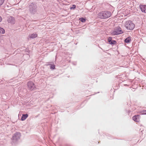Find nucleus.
I'll return each instance as SVG.
<instances>
[{
    "mask_svg": "<svg viewBox=\"0 0 146 146\" xmlns=\"http://www.w3.org/2000/svg\"><path fill=\"white\" fill-rule=\"evenodd\" d=\"M131 40L130 37H128L126 38L125 40V42L126 43H129Z\"/></svg>",
    "mask_w": 146,
    "mask_h": 146,
    "instance_id": "12",
    "label": "nucleus"
},
{
    "mask_svg": "<svg viewBox=\"0 0 146 146\" xmlns=\"http://www.w3.org/2000/svg\"><path fill=\"white\" fill-rule=\"evenodd\" d=\"M111 41V37H109L108 38V41L109 43H110Z\"/></svg>",
    "mask_w": 146,
    "mask_h": 146,
    "instance_id": "19",
    "label": "nucleus"
},
{
    "mask_svg": "<svg viewBox=\"0 0 146 146\" xmlns=\"http://www.w3.org/2000/svg\"><path fill=\"white\" fill-rule=\"evenodd\" d=\"M14 1V0H11L10 1V2H13V1Z\"/></svg>",
    "mask_w": 146,
    "mask_h": 146,
    "instance_id": "22",
    "label": "nucleus"
},
{
    "mask_svg": "<svg viewBox=\"0 0 146 146\" xmlns=\"http://www.w3.org/2000/svg\"><path fill=\"white\" fill-rule=\"evenodd\" d=\"M123 33L121 29L119 27L115 28L114 30L111 32V34L115 35H118Z\"/></svg>",
    "mask_w": 146,
    "mask_h": 146,
    "instance_id": "4",
    "label": "nucleus"
},
{
    "mask_svg": "<svg viewBox=\"0 0 146 146\" xmlns=\"http://www.w3.org/2000/svg\"><path fill=\"white\" fill-rule=\"evenodd\" d=\"M27 86L28 89L31 91L34 90L36 88L35 84L31 81H29L28 82Z\"/></svg>",
    "mask_w": 146,
    "mask_h": 146,
    "instance_id": "5",
    "label": "nucleus"
},
{
    "mask_svg": "<svg viewBox=\"0 0 146 146\" xmlns=\"http://www.w3.org/2000/svg\"><path fill=\"white\" fill-rule=\"evenodd\" d=\"M139 7L142 12L146 13V5H140Z\"/></svg>",
    "mask_w": 146,
    "mask_h": 146,
    "instance_id": "9",
    "label": "nucleus"
},
{
    "mask_svg": "<svg viewBox=\"0 0 146 146\" xmlns=\"http://www.w3.org/2000/svg\"><path fill=\"white\" fill-rule=\"evenodd\" d=\"M7 21L12 24H14L15 23V20L14 18L12 17L9 16L8 17Z\"/></svg>",
    "mask_w": 146,
    "mask_h": 146,
    "instance_id": "7",
    "label": "nucleus"
},
{
    "mask_svg": "<svg viewBox=\"0 0 146 146\" xmlns=\"http://www.w3.org/2000/svg\"><path fill=\"white\" fill-rule=\"evenodd\" d=\"M125 26L127 30H131L134 28L135 25L131 21H128L125 22Z\"/></svg>",
    "mask_w": 146,
    "mask_h": 146,
    "instance_id": "2",
    "label": "nucleus"
},
{
    "mask_svg": "<svg viewBox=\"0 0 146 146\" xmlns=\"http://www.w3.org/2000/svg\"><path fill=\"white\" fill-rule=\"evenodd\" d=\"M76 5H73L72 6L70 7V9H74L75 8H76Z\"/></svg>",
    "mask_w": 146,
    "mask_h": 146,
    "instance_id": "18",
    "label": "nucleus"
},
{
    "mask_svg": "<svg viewBox=\"0 0 146 146\" xmlns=\"http://www.w3.org/2000/svg\"><path fill=\"white\" fill-rule=\"evenodd\" d=\"M24 56H27V57H28L29 56V55L27 54H25V55H24Z\"/></svg>",
    "mask_w": 146,
    "mask_h": 146,
    "instance_id": "20",
    "label": "nucleus"
},
{
    "mask_svg": "<svg viewBox=\"0 0 146 146\" xmlns=\"http://www.w3.org/2000/svg\"><path fill=\"white\" fill-rule=\"evenodd\" d=\"M111 15L110 12L104 11L101 12L98 14V17L100 19H106L110 17Z\"/></svg>",
    "mask_w": 146,
    "mask_h": 146,
    "instance_id": "1",
    "label": "nucleus"
},
{
    "mask_svg": "<svg viewBox=\"0 0 146 146\" xmlns=\"http://www.w3.org/2000/svg\"><path fill=\"white\" fill-rule=\"evenodd\" d=\"M21 134L19 132H16L14 134L12 137V139L14 141H16L20 138Z\"/></svg>",
    "mask_w": 146,
    "mask_h": 146,
    "instance_id": "6",
    "label": "nucleus"
},
{
    "mask_svg": "<svg viewBox=\"0 0 146 146\" xmlns=\"http://www.w3.org/2000/svg\"><path fill=\"white\" fill-rule=\"evenodd\" d=\"M139 115H135L133 117V119L136 122H139Z\"/></svg>",
    "mask_w": 146,
    "mask_h": 146,
    "instance_id": "8",
    "label": "nucleus"
},
{
    "mask_svg": "<svg viewBox=\"0 0 146 146\" xmlns=\"http://www.w3.org/2000/svg\"><path fill=\"white\" fill-rule=\"evenodd\" d=\"M28 115L27 114H23L21 118V120L22 121L25 120L28 117Z\"/></svg>",
    "mask_w": 146,
    "mask_h": 146,
    "instance_id": "10",
    "label": "nucleus"
},
{
    "mask_svg": "<svg viewBox=\"0 0 146 146\" xmlns=\"http://www.w3.org/2000/svg\"><path fill=\"white\" fill-rule=\"evenodd\" d=\"M79 20L82 23H84L86 21V19L82 17L80 18L79 19Z\"/></svg>",
    "mask_w": 146,
    "mask_h": 146,
    "instance_id": "15",
    "label": "nucleus"
},
{
    "mask_svg": "<svg viewBox=\"0 0 146 146\" xmlns=\"http://www.w3.org/2000/svg\"><path fill=\"white\" fill-rule=\"evenodd\" d=\"M116 43V42L114 40H111L110 42V44H115Z\"/></svg>",
    "mask_w": 146,
    "mask_h": 146,
    "instance_id": "16",
    "label": "nucleus"
},
{
    "mask_svg": "<svg viewBox=\"0 0 146 146\" xmlns=\"http://www.w3.org/2000/svg\"><path fill=\"white\" fill-rule=\"evenodd\" d=\"M2 20V19L1 17L0 16V22Z\"/></svg>",
    "mask_w": 146,
    "mask_h": 146,
    "instance_id": "21",
    "label": "nucleus"
},
{
    "mask_svg": "<svg viewBox=\"0 0 146 146\" xmlns=\"http://www.w3.org/2000/svg\"><path fill=\"white\" fill-rule=\"evenodd\" d=\"M142 114H146V110H143L140 112Z\"/></svg>",
    "mask_w": 146,
    "mask_h": 146,
    "instance_id": "14",
    "label": "nucleus"
},
{
    "mask_svg": "<svg viewBox=\"0 0 146 146\" xmlns=\"http://www.w3.org/2000/svg\"><path fill=\"white\" fill-rule=\"evenodd\" d=\"M50 69H54L55 68V66L54 64H49Z\"/></svg>",
    "mask_w": 146,
    "mask_h": 146,
    "instance_id": "13",
    "label": "nucleus"
},
{
    "mask_svg": "<svg viewBox=\"0 0 146 146\" xmlns=\"http://www.w3.org/2000/svg\"><path fill=\"white\" fill-rule=\"evenodd\" d=\"M37 36V35L36 33L31 34L29 35L30 38H36Z\"/></svg>",
    "mask_w": 146,
    "mask_h": 146,
    "instance_id": "11",
    "label": "nucleus"
},
{
    "mask_svg": "<svg viewBox=\"0 0 146 146\" xmlns=\"http://www.w3.org/2000/svg\"><path fill=\"white\" fill-rule=\"evenodd\" d=\"M5 0H0V6L1 5L4 3Z\"/></svg>",
    "mask_w": 146,
    "mask_h": 146,
    "instance_id": "17",
    "label": "nucleus"
},
{
    "mask_svg": "<svg viewBox=\"0 0 146 146\" xmlns=\"http://www.w3.org/2000/svg\"><path fill=\"white\" fill-rule=\"evenodd\" d=\"M37 6L34 3H31L29 6V10L32 14H35L37 11Z\"/></svg>",
    "mask_w": 146,
    "mask_h": 146,
    "instance_id": "3",
    "label": "nucleus"
}]
</instances>
